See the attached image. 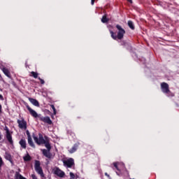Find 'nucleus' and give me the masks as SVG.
I'll use <instances>...</instances> for the list:
<instances>
[{"label":"nucleus","mask_w":179,"mask_h":179,"mask_svg":"<svg viewBox=\"0 0 179 179\" xmlns=\"http://www.w3.org/2000/svg\"><path fill=\"white\" fill-rule=\"evenodd\" d=\"M2 139V136L1 135V132H0V141Z\"/></svg>","instance_id":"36"},{"label":"nucleus","mask_w":179,"mask_h":179,"mask_svg":"<svg viewBox=\"0 0 179 179\" xmlns=\"http://www.w3.org/2000/svg\"><path fill=\"white\" fill-rule=\"evenodd\" d=\"M54 174L59 177L60 178H64L65 177V172L59 169V168L56 167L53 169Z\"/></svg>","instance_id":"8"},{"label":"nucleus","mask_w":179,"mask_h":179,"mask_svg":"<svg viewBox=\"0 0 179 179\" xmlns=\"http://www.w3.org/2000/svg\"><path fill=\"white\" fill-rule=\"evenodd\" d=\"M70 179H75V174L72 172H70Z\"/></svg>","instance_id":"26"},{"label":"nucleus","mask_w":179,"mask_h":179,"mask_svg":"<svg viewBox=\"0 0 179 179\" xmlns=\"http://www.w3.org/2000/svg\"><path fill=\"white\" fill-rule=\"evenodd\" d=\"M34 167L36 173H38L41 177L44 178V172H43V169L41 166L40 161H35Z\"/></svg>","instance_id":"3"},{"label":"nucleus","mask_w":179,"mask_h":179,"mask_svg":"<svg viewBox=\"0 0 179 179\" xmlns=\"http://www.w3.org/2000/svg\"><path fill=\"white\" fill-rule=\"evenodd\" d=\"M63 164L64 167H66L67 169H72V167H75V161L73 158H69L66 160H64Z\"/></svg>","instance_id":"5"},{"label":"nucleus","mask_w":179,"mask_h":179,"mask_svg":"<svg viewBox=\"0 0 179 179\" xmlns=\"http://www.w3.org/2000/svg\"><path fill=\"white\" fill-rule=\"evenodd\" d=\"M4 157L6 160H8V162H10V163H12V156H10V154H9L8 152H5Z\"/></svg>","instance_id":"17"},{"label":"nucleus","mask_w":179,"mask_h":179,"mask_svg":"<svg viewBox=\"0 0 179 179\" xmlns=\"http://www.w3.org/2000/svg\"><path fill=\"white\" fill-rule=\"evenodd\" d=\"M31 178L32 179H37V176H36V175H34V174H32L31 175Z\"/></svg>","instance_id":"30"},{"label":"nucleus","mask_w":179,"mask_h":179,"mask_svg":"<svg viewBox=\"0 0 179 179\" xmlns=\"http://www.w3.org/2000/svg\"><path fill=\"white\" fill-rule=\"evenodd\" d=\"M38 79L40 80L41 85H44V83H45L44 80L41 79L40 77H38Z\"/></svg>","instance_id":"29"},{"label":"nucleus","mask_w":179,"mask_h":179,"mask_svg":"<svg viewBox=\"0 0 179 179\" xmlns=\"http://www.w3.org/2000/svg\"><path fill=\"white\" fill-rule=\"evenodd\" d=\"M0 78H1V74H0Z\"/></svg>","instance_id":"38"},{"label":"nucleus","mask_w":179,"mask_h":179,"mask_svg":"<svg viewBox=\"0 0 179 179\" xmlns=\"http://www.w3.org/2000/svg\"><path fill=\"white\" fill-rule=\"evenodd\" d=\"M43 145H45V148H47L48 150H51V145H50V143L48 141H45Z\"/></svg>","instance_id":"22"},{"label":"nucleus","mask_w":179,"mask_h":179,"mask_svg":"<svg viewBox=\"0 0 179 179\" xmlns=\"http://www.w3.org/2000/svg\"><path fill=\"white\" fill-rule=\"evenodd\" d=\"M161 90L168 97H173V96H174V94L171 93V92H170V90L169 89V84L166 83H161Z\"/></svg>","instance_id":"2"},{"label":"nucleus","mask_w":179,"mask_h":179,"mask_svg":"<svg viewBox=\"0 0 179 179\" xmlns=\"http://www.w3.org/2000/svg\"><path fill=\"white\" fill-rule=\"evenodd\" d=\"M105 176H106V177H108V178H110V175H108V173H105Z\"/></svg>","instance_id":"32"},{"label":"nucleus","mask_w":179,"mask_h":179,"mask_svg":"<svg viewBox=\"0 0 179 179\" xmlns=\"http://www.w3.org/2000/svg\"><path fill=\"white\" fill-rule=\"evenodd\" d=\"M127 24L129 27L131 29V30H135V26L134 25V22H132V21H128Z\"/></svg>","instance_id":"20"},{"label":"nucleus","mask_w":179,"mask_h":179,"mask_svg":"<svg viewBox=\"0 0 179 179\" xmlns=\"http://www.w3.org/2000/svg\"><path fill=\"white\" fill-rule=\"evenodd\" d=\"M50 107L53 110V114L55 115V114H57V110L55 109V106H54V105H50Z\"/></svg>","instance_id":"25"},{"label":"nucleus","mask_w":179,"mask_h":179,"mask_svg":"<svg viewBox=\"0 0 179 179\" xmlns=\"http://www.w3.org/2000/svg\"><path fill=\"white\" fill-rule=\"evenodd\" d=\"M15 178H17V179H27L26 178L23 177V176H22L18 172H16V173H15Z\"/></svg>","instance_id":"21"},{"label":"nucleus","mask_w":179,"mask_h":179,"mask_svg":"<svg viewBox=\"0 0 179 179\" xmlns=\"http://www.w3.org/2000/svg\"><path fill=\"white\" fill-rule=\"evenodd\" d=\"M17 123L20 129H24V131L27 129V122L24 120V118L21 117L20 120H17Z\"/></svg>","instance_id":"4"},{"label":"nucleus","mask_w":179,"mask_h":179,"mask_svg":"<svg viewBox=\"0 0 179 179\" xmlns=\"http://www.w3.org/2000/svg\"><path fill=\"white\" fill-rule=\"evenodd\" d=\"M16 179H17V178H16Z\"/></svg>","instance_id":"40"},{"label":"nucleus","mask_w":179,"mask_h":179,"mask_svg":"<svg viewBox=\"0 0 179 179\" xmlns=\"http://www.w3.org/2000/svg\"><path fill=\"white\" fill-rule=\"evenodd\" d=\"M26 107L28 111L29 112V114H31L32 117H34V118H37V117H38V114L37 113V112H36V110L30 108L29 105H27Z\"/></svg>","instance_id":"9"},{"label":"nucleus","mask_w":179,"mask_h":179,"mask_svg":"<svg viewBox=\"0 0 179 179\" xmlns=\"http://www.w3.org/2000/svg\"><path fill=\"white\" fill-rule=\"evenodd\" d=\"M0 69L2 70V72L7 76V78H10V71H9V69H6V67L3 66V65L0 66Z\"/></svg>","instance_id":"10"},{"label":"nucleus","mask_w":179,"mask_h":179,"mask_svg":"<svg viewBox=\"0 0 179 179\" xmlns=\"http://www.w3.org/2000/svg\"><path fill=\"white\" fill-rule=\"evenodd\" d=\"M31 75L32 76L35 78V79H37V78H38V73L34 72V71H32L31 73Z\"/></svg>","instance_id":"24"},{"label":"nucleus","mask_w":179,"mask_h":179,"mask_svg":"<svg viewBox=\"0 0 179 179\" xmlns=\"http://www.w3.org/2000/svg\"><path fill=\"white\" fill-rule=\"evenodd\" d=\"M4 130L6 131V137L7 141H8L10 145L13 144V140L12 139V134H10V131H9V128L8 127H5Z\"/></svg>","instance_id":"7"},{"label":"nucleus","mask_w":179,"mask_h":179,"mask_svg":"<svg viewBox=\"0 0 179 179\" xmlns=\"http://www.w3.org/2000/svg\"><path fill=\"white\" fill-rule=\"evenodd\" d=\"M19 143H20V146L22 149H26L27 143H26V140L25 139H23V138L21 139Z\"/></svg>","instance_id":"16"},{"label":"nucleus","mask_w":179,"mask_h":179,"mask_svg":"<svg viewBox=\"0 0 179 179\" xmlns=\"http://www.w3.org/2000/svg\"><path fill=\"white\" fill-rule=\"evenodd\" d=\"M102 23H107L108 22V18H107V16L103 15L101 18Z\"/></svg>","instance_id":"23"},{"label":"nucleus","mask_w":179,"mask_h":179,"mask_svg":"<svg viewBox=\"0 0 179 179\" xmlns=\"http://www.w3.org/2000/svg\"><path fill=\"white\" fill-rule=\"evenodd\" d=\"M0 78H1V74H0Z\"/></svg>","instance_id":"39"},{"label":"nucleus","mask_w":179,"mask_h":179,"mask_svg":"<svg viewBox=\"0 0 179 179\" xmlns=\"http://www.w3.org/2000/svg\"><path fill=\"white\" fill-rule=\"evenodd\" d=\"M41 121H43V122H46L47 124H49V125H51L52 124V121H51V119L50 117H44L41 118Z\"/></svg>","instance_id":"13"},{"label":"nucleus","mask_w":179,"mask_h":179,"mask_svg":"<svg viewBox=\"0 0 179 179\" xmlns=\"http://www.w3.org/2000/svg\"><path fill=\"white\" fill-rule=\"evenodd\" d=\"M78 148H79V144H74L73 146L69 150V153H75V152L78 150Z\"/></svg>","instance_id":"14"},{"label":"nucleus","mask_w":179,"mask_h":179,"mask_svg":"<svg viewBox=\"0 0 179 179\" xmlns=\"http://www.w3.org/2000/svg\"><path fill=\"white\" fill-rule=\"evenodd\" d=\"M2 113V106L0 105V114Z\"/></svg>","instance_id":"34"},{"label":"nucleus","mask_w":179,"mask_h":179,"mask_svg":"<svg viewBox=\"0 0 179 179\" xmlns=\"http://www.w3.org/2000/svg\"><path fill=\"white\" fill-rule=\"evenodd\" d=\"M3 165V161L2 160V157L0 156V169L2 167Z\"/></svg>","instance_id":"27"},{"label":"nucleus","mask_w":179,"mask_h":179,"mask_svg":"<svg viewBox=\"0 0 179 179\" xmlns=\"http://www.w3.org/2000/svg\"><path fill=\"white\" fill-rule=\"evenodd\" d=\"M29 101H30V103H31V104H33V106H35V107H40V103H38V101H37L36 99H34L33 98H29Z\"/></svg>","instance_id":"12"},{"label":"nucleus","mask_w":179,"mask_h":179,"mask_svg":"<svg viewBox=\"0 0 179 179\" xmlns=\"http://www.w3.org/2000/svg\"><path fill=\"white\" fill-rule=\"evenodd\" d=\"M43 155L48 159H51V153L50 152V150H43Z\"/></svg>","instance_id":"15"},{"label":"nucleus","mask_w":179,"mask_h":179,"mask_svg":"<svg viewBox=\"0 0 179 179\" xmlns=\"http://www.w3.org/2000/svg\"><path fill=\"white\" fill-rule=\"evenodd\" d=\"M38 138H37L36 136H34V141H35L36 143H37L38 145H44V143H45V140L44 139V137L43 136V134H38Z\"/></svg>","instance_id":"6"},{"label":"nucleus","mask_w":179,"mask_h":179,"mask_svg":"<svg viewBox=\"0 0 179 179\" xmlns=\"http://www.w3.org/2000/svg\"><path fill=\"white\" fill-rule=\"evenodd\" d=\"M116 173H117V176H118V173H117V172H116Z\"/></svg>","instance_id":"37"},{"label":"nucleus","mask_w":179,"mask_h":179,"mask_svg":"<svg viewBox=\"0 0 179 179\" xmlns=\"http://www.w3.org/2000/svg\"><path fill=\"white\" fill-rule=\"evenodd\" d=\"M113 166H114V167H115V169L118 171H120V167L121 168V169H124V167H125V165H124V164L123 163H120V162H114L113 163Z\"/></svg>","instance_id":"11"},{"label":"nucleus","mask_w":179,"mask_h":179,"mask_svg":"<svg viewBox=\"0 0 179 179\" xmlns=\"http://www.w3.org/2000/svg\"><path fill=\"white\" fill-rule=\"evenodd\" d=\"M26 134L28 137V139H29V138H31V136L30 135V132L29 131V130H27Z\"/></svg>","instance_id":"28"},{"label":"nucleus","mask_w":179,"mask_h":179,"mask_svg":"<svg viewBox=\"0 0 179 179\" xmlns=\"http://www.w3.org/2000/svg\"><path fill=\"white\" fill-rule=\"evenodd\" d=\"M23 159L24 162H30L31 160V157L27 154L26 156L23 157Z\"/></svg>","instance_id":"19"},{"label":"nucleus","mask_w":179,"mask_h":179,"mask_svg":"<svg viewBox=\"0 0 179 179\" xmlns=\"http://www.w3.org/2000/svg\"><path fill=\"white\" fill-rule=\"evenodd\" d=\"M28 143L31 148H36V145H34V143L33 142V139H31V138H28Z\"/></svg>","instance_id":"18"},{"label":"nucleus","mask_w":179,"mask_h":179,"mask_svg":"<svg viewBox=\"0 0 179 179\" xmlns=\"http://www.w3.org/2000/svg\"><path fill=\"white\" fill-rule=\"evenodd\" d=\"M128 2H130V3H132V0H127Z\"/></svg>","instance_id":"35"},{"label":"nucleus","mask_w":179,"mask_h":179,"mask_svg":"<svg viewBox=\"0 0 179 179\" xmlns=\"http://www.w3.org/2000/svg\"><path fill=\"white\" fill-rule=\"evenodd\" d=\"M94 1L96 0H91V5H94Z\"/></svg>","instance_id":"31"},{"label":"nucleus","mask_w":179,"mask_h":179,"mask_svg":"<svg viewBox=\"0 0 179 179\" xmlns=\"http://www.w3.org/2000/svg\"><path fill=\"white\" fill-rule=\"evenodd\" d=\"M0 100H3V96L2 94H0Z\"/></svg>","instance_id":"33"},{"label":"nucleus","mask_w":179,"mask_h":179,"mask_svg":"<svg viewBox=\"0 0 179 179\" xmlns=\"http://www.w3.org/2000/svg\"><path fill=\"white\" fill-rule=\"evenodd\" d=\"M116 28L118 30L117 35H115L113 31H110L112 38H113V40H117V38H118V40H122V38H124V34H125V29L119 24L116 25Z\"/></svg>","instance_id":"1"}]
</instances>
